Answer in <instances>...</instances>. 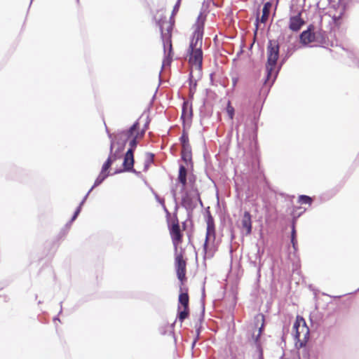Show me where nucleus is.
I'll use <instances>...</instances> for the list:
<instances>
[{
    "label": "nucleus",
    "mask_w": 359,
    "mask_h": 359,
    "mask_svg": "<svg viewBox=\"0 0 359 359\" xmlns=\"http://www.w3.org/2000/svg\"><path fill=\"white\" fill-rule=\"evenodd\" d=\"M187 174V171L186 168L181 165L179 168L177 182L171 191L175 200L177 199L178 196L181 195L182 206H184L187 210H191L196 206L198 201L200 203L201 201L197 190L193 189L189 192H185Z\"/></svg>",
    "instance_id": "obj_1"
},
{
    "label": "nucleus",
    "mask_w": 359,
    "mask_h": 359,
    "mask_svg": "<svg viewBox=\"0 0 359 359\" xmlns=\"http://www.w3.org/2000/svg\"><path fill=\"white\" fill-rule=\"evenodd\" d=\"M204 19L199 15L196 24L194 25V32L193 38L189 46V63L191 65V75L194 72H200L202 60L203 53L201 50L202 39L203 34Z\"/></svg>",
    "instance_id": "obj_2"
},
{
    "label": "nucleus",
    "mask_w": 359,
    "mask_h": 359,
    "mask_svg": "<svg viewBox=\"0 0 359 359\" xmlns=\"http://www.w3.org/2000/svg\"><path fill=\"white\" fill-rule=\"evenodd\" d=\"M144 131H140L138 128V123H135L128 130L122 131L116 135V144H118L117 151L121 154L123 150L126 142H129L128 149H131L134 152L137 147V140L141 139L144 135Z\"/></svg>",
    "instance_id": "obj_3"
},
{
    "label": "nucleus",
    "mask_w": 359,
    "mask_h": 359,
    "mask_svg": "<svg viewBox=\"0 0 359 359\" xmlns=\"http://www.w3.org/2000/svg\"><path fill=\"white\" fill-rule=\"evenodd\" d=\"M279 55V46L275 41H269L267 46L266 79L265 83L271 85L275 81L278 69L276 62Z\"/></svg>",
    "instance_id": "obj_4"
},
{
    "label": "nucleus",
    "mask_w": 359,
    "mask_h": 359,
    "mask_svg": "<svg viewBox=\"0 0 359 359\" xmlns=\"http://www.w3.org/2000/svg\"><path fill=\"white\" fill-rule=\"evenodd\" d=\"M159 27L161 32V38L163 43L164 58L163 60V67L169 65L171 62V30L172 25L166 20L159 22Z\"/></svg>",
    "instance_id": "obj_5"
},
{
    "label": "nucleus",
    "mask_w": 359,
    "mask_h": 359,
    "mask_svg": "<svg viewBox=\"0 0 359 359\" xmlns=\"http://www.w3.org/2000/svg\"><path fill=\"white\" fill-rule=\"evenodd\" d=\"M293 331L296 340V347H304L309 338V329L302 317H297L293 325Z\"/></svg>",
    "instance_id": "obj_6"
},
{
    "label": "nucleus",
    "mask_w": 359,
    "mask_h": 359,
    "mask_svg": "<svg viewBox=\"0 0 359 359\" xmlns=\"http://www.w3.org/2000/svg\"><path fill=\"white\" fill-rule=\"evenodd\" d=\"M215 224L213 219L211 217H209L207 220V230L205 241L203 245L204 257L205 259H210L212 257L215 250Z\"/></svg>",
    "instance_id": "obj_7"
},
{
    "label": "nucleus",
    "mask_w": 359,
    "mask_h": 359,
    "mask_svg": "<svg viewBox=\"0 0 359 359\" xmlns=\"http://www.w3.org/2000/svg\"><path fill=\"white\" fill-rule=\"evenodd\" d=\"M304 24V20L301 17V13L292 15L290 18L289 28L293 32L299 31Z\"/></svg>",
    "instance_id": "obj_8"
},
{
    "label": "nucleus",
    "mask_w": 359,
    "mask_h": 359,
    "mask_svg": "<svg viewBox=\"0 0 359 359\" xmlns=\"http://www.w3.org/2000/svg\"><path fill=\"white\" fill-rule=\"evenodd\" d=\"M318 34L313 32L312 29L309 27L307 30L304 31L300 35V41L304 45L318 41Z\"/></svg>",
    "instance_id": "obj_9"
},
{
    "label": "nucleus",
    "mask_w": 359,
    "mask_h": 359,
    "mask_svg": "<svg viewBox=\"0 0 359 359\" xmlns=\"http://www.w3.org/2000/svg\"><path fill=\"white\" fill-rule=\"evenodd\" d=\"M175 265L177 277L180 280H182L185 277L186 262L181 255H177L175 258Z\"/></svg>",
    "instance_id": "obj_10"
},
{
    "label": "nucleus",
    "mask_w": 359,
    "mask_h": 359,
    "mask_svg": "<svg viewBox=\"0 0 359 359\" xmlns=\"http://www.w3.org/2000/svg\"><path fill=\"white\" fill-rule=\"evenodd\" d=\"M170 235L172 240L173 245L175 248L182 241V234L178 222L173 223L170 230Z\"/></svg>",
    "instance_id": "obj_11"
},
{
    "label": "nucleus",
    "mask_w": 359,
    "mask_h": 359,
    "mask_svg": "<svg viewBox=\"0 0 359 359\" xmlns=\"http://www.w3.org/2000/svg\"><path fill=\"white\" fill-rule=\"evenodd\" d=\"M134 164V157L133 152H132L131 149H128L127 152L125 154L124 160H123V167L126 171H130L133 170Z\"/></svg>",
    "instance_id": "obj_12"
},
{
    "label": "nucleus",
    "mask_w": 359,
    "mask_h": 359,
    "mask_svg": "<svg viewBox=\"0 0 359 359\" xmlns=\"http://www.w3.org/2000/svg\"><path fill=\"white\" fill-rule=\"evenodd\" d=\"M242 227L245 229L246 234H250L252 231L251 215L248 212H245L241 221Z\"/></svg>",
    "instance_id": "obj_13"
},
{
    "label": "nucleus",
    "mask_w": 359,
    "mask_h": 359,
    "mask_svg": "<svg viewBox=\"0 0 359 359\" xmlns=\"http://www.w3.org/2000/svg\"><path fill=\"white\" fill-rule=\"evenodd\" d=\"M121 157V154L119 151L116 150L114 154H111V155L107 158V161L103 164L102 168V172L104 173H107V170L111 166V163L116 161L117 158Z\"/></svg>",
    "instance_id": "obj_14"
},
{
    "label": "nucleus",
    "mask_w": 359,
    "mask_h": 359,
    "mask_svg": "<svg viewBox=\"0 0 359 359\" xmlns=\"http://www.w3.org/2000/svg\"><path fill=\"white\" fill-rule=\"evenodd\" d=\"M272 8V4L271 2H266L263 7L262 9V15L261 16L260 19H257V21L262 22V23H266L270 15V12Z\"/></svg>",
    "instance_id": "obj_15"
},
{
    "label": "nucleus",
    "mask_w": 359,
    "mask_h": 359,
    "mask_svg": "<svg viewBox=\"0 0 359 359\" xmlns=\"http://www.w3.org/2000/svg\"><path fill=\"white\" fill-rule=\"evenodd\" d=\"M182 158L187 163L191 161V152L189 144H184V147H182Z\"/></svg>",
    "instance_id": "obj_16"
},
{
    "label": "nucleus",
    "mask_w": 359,
    "mask_h": 359,
    "mask_svg": "<svg viewBox=\"0 0 359 359\" xmlns=\"http://www.w3.org/2000/svg\"><path fill=\"white\" fill-rule=\"evenodd\" d=\"M108 176V173H104V172H102V171L100 172V175H98V177H97V179L95 180V182L94 183V185L93 186V187L88 191V192L86 194H89L90 192L93 190V189L98 185H100L104 180V179Z\"/></svg>",
    "instance_id": "obj_17"
},
{
    "label": "nucleus",
    "mask_w": 359,
    "mask_h": 359,
    "mask_svg": "<svg viewBox=\"0 0 359 359\" xmlns=\"http://www.w3.org/2000/svg\"><path fill=\"white\" fill-rule=\"evenodd\" d=\"M179 302L180 306L182 308H186L188 309V304H189V297L187 293H182L179 296Z\"/></svg>",
    "instance_id": "obj_18"
},
{
    "label": "nucleus",
    "mask_w": 359,
    "mask_h": 359,
    "mask_svg": "<svg viewBox=\"0 0 359 359\" xmlns=\"http://www.w3.org/2000/svg\"><path fill=\"white\" fill-rule=\"evenodd\" d=\"M188 309L182 308L180 306H178V318L180 321H183L188 316Z\"/></svg>",
    "instance_id": "obj_19"
},
{
    "label": "nucleus",
    "mask_w": 359,
    "mask_h": 359,
    "mask_svg": "<svg viewBox=\"0 0 359 359\" xmlns=\"http://www.w3.org/2000/svg\"><path fill=\"white\" fill-rule=\"evenodd\" d=\"M256 320H257V322H261L262 323V325L259 328L258 334H257V337L255 338V341H258V338L260 336V334L262 333V328L264 327V316L262 315H258L256 317Z\"/></svg>",
    "instance_id": "obj_20"
},
{
    "label": "nucleus",
    "mask_w": 359,
    "mask_h": 359,
    "mask_svg": "<svg viewBox=\"0 0 359 359\" xmlns=\"http://www.w3.org/2000/svg\"><path fill=\"white\" fill-rule=\"evenodd\" d=\"M299 359H311L309 351L306 348H303L302 351L299 353Z\"/></svg>",
    "instance_id": "obj_21"
},
{
    "label": "nucleus",
    "mask_w": 359,
    "mask_h": 359,
    "mask_svg": "<svg viewBox=\"0 0 359 359\" xmlns=\"http://www.w3.org/2000/svg\"><path fill=\"white\" fill-rule=\"evenodd\" d=\"M311 198L307 196L302 195L299 197V202L301 204H311Z\"/></svg>",
    "instance_id": "obj_22"
},
{
    "label": "nucleus",
    "mask_w": 359,
    "mask_h": 359,
    "mask_svg": "<svg viewBox=\"0 0 359 359\" xmlns=\"http://www.w3.org/2000/svg\"><path fill=\"white\" fill-rule=\"evenodd\" d=\"M88 197V194H86L84 197V198L83 199V201H81L80 205L77 208L76 210L75 211L72 218V222L74 221V219H76V218L77 217L78 215L79 214L80 211H81V206L83 205V204L84 203L85 201L86 200Z\"/></svg>",
    "instance_id": "obj_23"
},
{
    "label": "nucleus",
    "mask_w": 359,
    "mask_h": 359,
    "mask_svg": "<svg viewBox=\"0 0 359 359\" xmlns=\"http://www.w3.org/2000/svg\"><path fill=\"white\" fill-rule=\"evenodd\" d=\"M226 112L231 119H233V115H234V109L231 105L230 102L228 103L227 107H226Z\"/></svg>",
    "instance_id": "obj_24"
},
{
    "label": "nucleus",
    "mask_w": 359,
    "mask_h": 359,
    "mask_svg": "<svg viewBox=\"0 0 359 359\" xmlns=\"http://www.w3.org/2000/svg\"><path fill=\"white\" fill-rule=\"evenodd\" d=\"M156 198L161 204V205H162L163 208L164 209V210L167 212L168 210H167L166 207L165 205L164 200L160 198L159 196L158 195H156Z\"/></svg>",
    "instance_id": "obj_25"
},
{
    "label": "nucleus",
    "mask_w": 359,
    "mask_h": 359,
    "mask_svg": "<svg viewBox=\"0 0 359 359\" xmlns=\"http://www.w3.org/2000/svg\"><path fill=\"white\" fill-rule=\"evenodd\" d=\"M180 140L182 143V147H184V144H188V137L187 135H183Z\"/></svg>",
    "instance_id": "obj_26"
},
{
    "label": "nucleus",
    "mask_w": 359,
    "mask_h": 359,
    "mask_svg": "<svg viewBox=\"0 0 359 359\" xmlns=\"http://www.w3.org/2000/svg\"><path fill=\"white\" fill-rule=\"evenodd\" d=\"M294 234H295V230H294V228L293 227L292 233V243L294 248L295 247Z\"/></svg>",
    "instance_id": "obj_27"
},
{
    "label": "nucleus",
    "mask_w": 359,
    "mask_h": 359,
    "mask_svg": "<svg viewBox=\"0 0 359 359\" xmlns=\"http://www.w3.org/2000/svg\"><path fill=\"white\" fill-rule=\"evenodd\" d=\"M114 146H115V142H111V147H110L111 153H112V150H113V149H114Z\"/></svg>",
    "instance_id": "obj_28"
},
{
    "label": "nucleus",
    "mask_w": 359,
    "mask_h": 359,
    "mask_svg": "<svg viewBox=\"0 0 359 359\" xmlns=\"http://www.w3.org/2000/svg\"><path fill=\"white\" fill-rule=\"evenodd\" d=\"M178 7H179V4H177L175 6V8H174V12L176 11L177 9H178Z\"/></svg>",
    "instance_id": "obj_29"
}]
</instances>
